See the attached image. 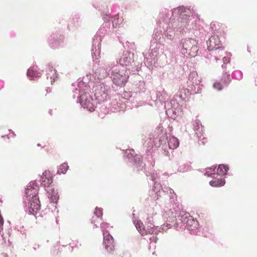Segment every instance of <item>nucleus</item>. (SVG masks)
Wrapping results in <instances>:
<instances>
[{
  "instance_id": "nucleus-20",
  "label": "nucleus",
  "mask_w": 257,
  "mask_h": 257,
  "mask_svg": "<svg viewBox=\"0 0 257 257\" xmlns=\"http://www.w3.org/2000/svg\"><path fill=\"white\" fill-rule=\"evenodd\" d=\"M147 221L146 223H148L149 224H151V223H153V217L152 214H147V216L146 218Z\"/></svg>"
},
{
  "instance_id": "nucleus-21",
  "label": "nucleus",
  "mask_w": 257,
  "mask_h": 257,
  "mask_svg": "<svg viewBox=\"0 0 257 257\" xmlns=\"http://www.w3.org/2000/svg\"><path fill=\"white\" fill-rule=\"evenodd\" d=\"M187 170L188 168H187L185 165L180 166L178 169V170L180 172H185L187 171Z\"/></svg>"
},
{
  "instance_id": "nucleus-19",
  "label": "nucleus",
  "mask_w": 257,
  "mask_h": 257,
  "mask_svg": "<svg viewBox=\"0 0 257 257\" xmlns=\"http://www.w3.org/2000/svg\"><path fill=\"white\" fill-rule=\"evenodd\" d=\"M213 87L217 90H221L223 88V85L221 82H216L215 83H214Z\"/></svg>"
},
{
  "instance_id": "nucleus-9",
  "label": "nucleus",
  "mask_w": 257,
  "mask_h": 257,
  "mask_svg": "<svg viewBox=\"0 0 257 257\" xmlns=\"http://www.w3.org/2000/svg\"><path fill=\"white\" fill-rule=\"evenodd\" d=\"M47 78L50 77L51 83L53 84L58 78V74L56 70L50 65H48V70L47 71Z\"/></svg>"
},
{
  "instance_id": "nucleus-27",
  "label": "nucleus",
  "mask_w": 257,
  "mask_h": 257,
  "mask_svg": "<svg viewBox=\"0 0 257 257\" xmlns=\"http://www.w3.org/2000/svg\"><path fill=\"white\" fill-rule=\"evenodd\" d=\"M153 240H154L155 242L157 241V238H156V237H153Z\"/></svg>"
},
{
  "instance_id": "nucleus-4",
  "label": "nucleus",
  "mask_w": 257,
  "mask_h": 257,
  "mask_svg": "<svg viewBox=\"0 0 257 257\" xmlns=\"http://www.w3.org/2000/svg\"><path fill=\"white\" fill-rule=\"evenodd\" d=\"M28 208L30 213L35 215L37 214L41 209L40 201L39 197H32L28 199Z\"/></svg>"
},
{
  "instance_id": "nucleus-23",
  "label": "nucleus",
  "mask_w": 257,
  "mask_h": 257,
  "mask_svg": "<svg viewBox=\"0 0 257 257\" xmlns=\"http://www.w3.org/2000/svg\"><path fill=\"white\" fill-rule=\"evenodd\" d=\"M91 223L92 224H94V225L95 226H97V224H98L97 223V219H96V217L94 216H93L92 217V220H91Z\"/></svg>"
},
{
  "instance_id": "nucleus-28",
  "label": "nucleus",
  "mask_w": 257,
  "mask_h": 257,
  "mask_svg": "<svg viewBox=\"0 0 257 257\" xmlns=\"http://www.w3.org/2000/svg\"><path fill=\"white\" fill-rule=\"evenodd\" d=\"M184 91H186V89H184ZM187 91H188V90H187Z\"/></svg>"
},
{
  "instance_id": "nucleus-22",
  "label": "nucleus",
  "mask_w": 257,
  "mask_h": 257,
  "mask_svg": "<svg viewBox=\"0 0 257 257\" xmlns=\"http://www.w3.org/2000/svg\"><path fill=\"white\" fill-rule=\"evenodd\" d=\"M4 220L0 214V232L3 230Z\"/></svg>"
},
{
  "instance_id": "nucleus-8",
  "label": "nucleus",
  "mask_w": 257,
  "mask_h": 257,
  "mask_svg": "<svg viewBox=\"0 0 257 257\" xmlns=\"http://www.w3.org/2000/svg\"><path fill=\"white\" fill-rule=\"evenodd\" d=\"M41 178V184L45 187H49L50 185L53 182L52 175L49 171H45Z\"/></svg>"
},
{
  "instance_id": "nucleus-26",
  "label": "nucleus",
  "mask_w": 257,
  "mask_h": 257,
  "mask_svg": "<svg viewBox=\"0 0 257 257\" xmlns=\"http://www.w3.org/2000/svg\"><path fill=\"white\" fill-rule=\"evenodd\" d=\"M50 197H51V199H52L53 201L57 200V197H56V196H54V199H52V196H51Z\"/></svg>"
},
{
  "instance_id": "nucleus-3",
  "label": "nucleus",
  "mask_w": 257,
  "mask_h": 257,
  "mask_svg": "<svg viewBox=\"0 0 257 257\" xmlns=\"http://www.w3.org/2000/svg\"><path fill=\"white\" fill-rule=\"evenodd\" d=\"M80 103L83 107L87 108L89 111L94 110V100L88 93L82 94L80 96Z\"/></svg>"
},
{
  "instance_id": "nucleus-13",
  "label": "nucleus",
  "mask_w": 257,
  "mask_h": 257,
  "mask_svg": "<svg viewBox=\"0 0 257 257\" xmlns=\"http://www.w3.org/2000/svg\"><path fill=\"white\" fill-rule=\"evenodd\" d=\"M179 141L178 139L174 137L170 138L168 141V146L170 149H174L179 146Z\"/></svg>"
},
{
  "instance_id": "nucleus-25",
  "label": "nucleus",
  "mask_w": 257,
  "mask_h": 257,
  "mask_svg": "<svg viewBox=\"0 0 257 257\" xmlns=\"http://www.w3.org/2000/svg\"><path fill=\"white\" fill-rule=\"evenodd\" d=\"M195 123L196 124V126H197V127H198V126H199V124H200V121H199V120H197V119H196V120H195Z\"/></svg>"
},
{
  "instance_id": "nucleus-1",
  "label": "nucleus",
  "mask_w": 257,
  "mask_h": 257,
  "mask_svg": "<svg viewBox=\"0 0 257 257\" xmlns=\"http://www.w3.org/2000/svg\"><path fill=\"white\" fill-rule=\"evenodd\" d=\"M129 76L124 69H114L112 72L113 83L117 86L122 87L127 82Z\"/></svg>"
},
{
  "instance_id": "nucleus-7",
  "label": "nucleus",
  "mask_w": 257,
  "mask_h": 257,
  "mask_svg": "<svg viewBox=\"0 0 257 257\" xmlns=\"http://www.w3.org/2000/svg\"><path fill=\"white\" fill-rule=\"evenodd\" d=\"M39 187L35 182H30L26 190V195L27 199L32 197H38V194Z\"/></svg>"
},
{
  "instance_id": "nucleus-15",
  "label": "nucleus",
  "mask_w": 257,
  "mask_h": 257,
  "mask_svg": "<svg viewBox=\"0 0 257 257\" xmlns=\"http://www.w3.org/2000/svg\"><path fill=\"white\" fill-rule=\"evenodd\" d=\"M102 214V209L101 208L96 207L95 210L94 216L96 217L97 223H99L100 221L102 220L101 218Z\"/></svg>"
},
{
  "instance_id": "nucleus-6",
  "label": "nucleus",
  "mask_w": 257,
  "mask_h": 257,
  "mask_svg": "<svg viewBox=\"0 0 257 257\" xmlns=\"http://www.w3.org/2000/svg\"><path fill=\"white\" fill-rule=\"evenodd\" d=\"M114 240L112 236L107 231L103 233V245L105 249L108 252H111L114 250Z\"/></svg>"
},
{
  "instance_id": "nucleus-11",
  "label": "nucleus",
  "mask_w": 257,
  "mask_h": 257,
  "mask_svg": "<svg viewBox=\"0 0 257 257\" xmlns=\"http://www.w3.org/2000/svg\"><path fill=\"white\" fill-rule=\"evenodd\" d=\"M132 58L127 54H123L119 60V63L123 66H128L131 63Z\"/></svg>"
},
{
  "instance_id": "nucleus-24",
  "label": "nucleus",
  "mask_w": 257,
  "mask_h": 257,
  "mask_svg": "<svg viewBox=\"0 0 257 257\" xmlns=\"http://www.w3.org/2000/svg\"><path fill=\"white\" fill-rule=\"evenodd\" d=\"M230 61V59L227 57H224L223 58V61L224 63H228Z\"/></svg>"
},
{
  "instance_id": "nucleus-16",
  "label": "nucleus",
  "mask_w": 257,
  "mask_h": 257,
  "mask_svg": "<svg viewBox=\"0 0 257 257\" xmlns=\"http://www.w3.org/2000/svg\"><path fill=\"white\" fill-rule=\"evenodd\" d=\"M27 75L31 77H39L41 75V73L32 68H30L27 71Z\"/></svg>"
},
{
  "instance_id": "nucleus-18",
  "label": "nucleus",
  "mask_w": 257,
  "mask_h": 257,
  "mask_svg": "<svg viewBox=\"0 0 257 257\" xmlns=\"http://www.w3.org/2000/svg\"><path fill=\"white\" fill-rule=\"evenodd\" d=\"M210 50L213 49H217L219 48V44L217 45L215 44V39L214 37H212L209 39V46Z\"/></svg>"
},
{
  "instance_id": "nucleus-2",
  "label": "nucleus",
  "mask_w": 257,
  "mask_h": 257,
  "mask_svg": "<svg viewBox=\"0 0 257 257\" xmlns=\"http://www.w3.org/2000/svg\"><path fill=\"white\" fill-rule=\"evenodd\" d=\"M183 50L184 53L194 57L196 55L197 51V42L195 40L193 39H188L185 40L183 44Z\"/></svg>"
},
{
  "instance_id": "nucleus-12",
  "label": "nucleus",
  "mask_w": 257,
  "mask_h": 257,
  "mask_svg": "<svg viewBox=\"0 0 257 257\" xmlns=\"http://www.w3.org/2000/svg\"><path fill=\"white\" fill-rule=\"evenodd\" d=\"M186 226L189 230H194L198 226V221L192 217L189 218L186 222Z\"/></svg>"
},
{
  "instance_id": "nucleus-17",
  "label": "nucleus",
  "mask_w": 257,
  "mask_h": 257,
  "mask_svg": "<svg viewBox=\"0 0 257 257\" xmlns=\"http://www.w3.org/2000/svg\"><path fill=\"white\" fill-rule=\"evenodd\" d=\"M68 166L67 163L61 164L58 170L57 173L59 174H65L68 169Z\"/></svg>"
},
{
  "instance_id": "nucleus-5",
  "label": "nucleus",
  "mask_w": 257,
  "mask_h": 257,
  "mask_svg": "<svg viewBox=\"0 0 257 257\" xmlns=\"http://www.w3.org/2000/svg\"><path fill=\"white\" fill-rule=\"evenodd\" d=\"M134 223L137 230L142 235L152 234L154 232V225L153 223L145 226L140 220H135Z\"/></svg>"
},
{
  "instance_id": "nucleus-14",
  "label": "nucleus",
  "mask_w": 257,
  "mask_h": 257,
  "mask_svg": "<svg viewBox=\"0 0 257 257\" xmlns=\"http://www.w3.org/2000/svg\"><path fill=\"white\" fill-rule=\"evenodd\" d=\"M209 184L211 186L215 187L222 186L225 184V180L222 178H219L210 181Z\"/></svg>"
},
{
  "instance_id": "nucleus-10",
  "label": "nucleus",
  "mask_w": 257,
  "mask_h": 257,
  "mask_svg": "<svg viewBox=\"0 0 257 257\" xmlns=\"http://www.w3.org/2000/svg\"><path fill=\"white\" fill-rule=\"evenodd\" d=\"M215 170V168H213L212 172H214V173L216 172V173L219 175H224L228 171L229 167L227 165L221 164L218 166L216 171Z\"/></svg>"
}]
</instances>
